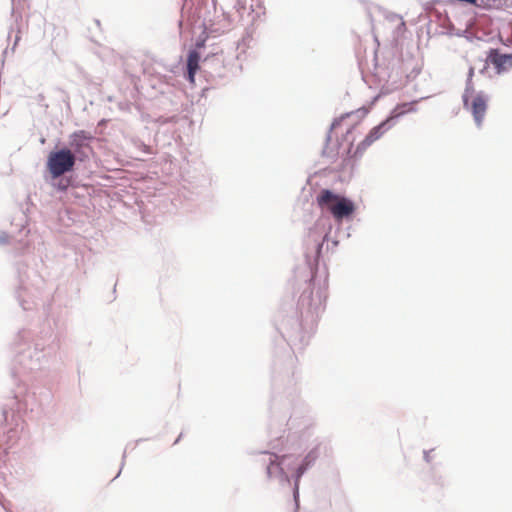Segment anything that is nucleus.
Instances as JSON below:
<instances>
[{
	"mask_svg": "<svg viewBox=\"0 0 512 512\" xmlns=\"http://www.w3.org/2000/svg\"><path fill=\"white\" fill-rule=\"evenodd\" d=\"M317 203L320 208L328 209L336 220L349 217L355 211V205L351 200L334 194L328 189L320 192L317 197Z\"/></svg>",
	"mask_w": 512,
	"mask_h": 512,
	"instance_id": "nucleus-1",
	"label": "nucleus"
},
{
	"mask_svg": "<svg viewBox=\"0 0 512 512\" xmlns=\"http://www.w3.org/2000/svg\"><path fill=\"white\" fill-rule=\"evenodd\" d=\"M343 120H344V117H342V118H340L338 120H335L333 122V124L331 126V131H330L331 135L338 133V129L341 127Z\"/></svg>",
	"mask_w": 512,
	"mask_h": 512,
	"instance_id": "nucleus-10",
	"label": "nucleus"
},
{
	"mask_svg": "<svg viewBox=\"0 0 512 512\" xmlns=\"http://www.w3.org/2000/svg\"><path fill=\"white\" fill-rule=\"evenodd\" d=\"M464 105H465V106H468V105H469V102H468V98H467V97H465V98H464Z\"/></svg>",
	"mask_w": 512,
	"mask_h": 512,
	"instance_id": "nucleus-12",
	"label": "nucleus"
},
{
	"mask_svg": "<svg viewBox=\"0 0 512 512\" xmlns=\"http://www.w3.org/2000/svg\"><path fill=\"white\" fill-rule=\"evenodd\" d=\"M392 126L393 123H391V118H387L385 121L372 128L365 139L357 146L356 153H363L370 145L380 139Z\"/></svg>",
	"mask_w": 512,
	"mask_h": 512,
	"instance_id": "nucleus-4",
	"label": "nucleus"
},
{
	"mask_svg": "<svg viewBox=\"0 0 512 512\" xmlns=\"http://www.w3.org/2000/svg\"><path fill=\"white\" fill-rule=\"evenodd\" d=\"M286 456L278 457L274 454H270V464L273 465L277 462V465H281L283 461L285 460Z\"/></svg>",
	"mask_w": 512,
	"mask_h": 512,
	"instance_id": "nucleus-11",
	"label": "nucleus"
},
{
	"mask_svg": "<svg viewBox=\"0 0 512 512\" xmlns=\"http://www.w3.org/2000/svg\"><path fill=\"white\" fill-rule=\"evenodd\" d=\"M314 459L310 454L306 456L304 460V464L301 465L297 470V478H300L304 471L306 470V467L310 464V462Z\"/></svg>",
	"mask_w": 512,
	"mask_h": 512,
	"instance_id": "nucleus-9",
	"label": "nucleus"
},
{
	"mask_svg": "<svg viewBox=\"0 0 512 512\" xmlns=\"http://www.w3.org/2000/svg\"><path fill=\"white\" fill-rule=\"evenodd\" d=\"M203 43H197V47H202Z\"/></svg>",
	"mask_w": 512,
	"mask_h": 512,
	"instance_id": "nucleus-14",
	"label": "nucleus"
},
{
	"mask_svg": "<svg viewBox=\"0 0 512 512\" xmlns=\"http://www.w3.org/2000/svg\"><path fill=\"white\" fill-rule=\"evenodd\" d=\"M75 162L76 156L72 150L63 148L50 152L47 158V169L55 179L73 170Z\"/></svg>",
	"mask_w": 512,
	"mask_h": 512,
	"instance_id": "nucleus-2",
	"label": "nucleus"
},
{
	"mask_svg": "<svg viewBox=\"0 0 512 512\" xmlns=\"http://www.w3.org/2000/svg\"><path fill=\"white\" fill-rule=\"evenodd\" d=\"M294 512H298V502L296 501V508Z\"/></svg>",
	"mask_w": 512,
	"mask_h": 512,
	"instance_id": "nucleus-13",
	"label": "nucleus"
},
{
	"mask_svg": "<svg viewBox=\"0 0 512 512\" xmlns=\"http://www.w3.org/2000/svg\"><path fill=\"white\" fill-rule=\"evenodd\" d=\"M92 138L89 133L83 130L77 131L70 136V150L75 154L76 159L78 158L80 161H83L88 158L89 153L92 152L90 145Z\"/></svg>",
	"mask_w": 512,
	"mask_h": 512,
	"instance_id": "nucleus-3",
	"label": "nucleus"
},
{
	"mask_svg": "<svg viewBox=\"0 0 512 512\" xmlns=\"http://www.w3.org/2000/svg\"><path fill=\"white\" fill-rule=\"evenodd\" d=\"M416 102H410V103H402V104H399L397 105L391 112V116L389 118H391V122L406 114V113H409V112H413L415 110L414 108V105H415Z\"/></svg>",
	"mask_w": 512,
	"mask_h": 512,
	"instance_id": "nucleus-8",
	"label": "nucleus"
},
{
	"mask_svg": "<svg viewBox=\"0 0 512 512\" xmlns=\"http://www.w3.org/2000/svg\"><path fill=\"white\" fill-rule=\"evenodd\" d=\"M350 132H351V129L347 128V134H349Z\"/></svg>",
	"mask_w": 512,
	"mask_h": 512,
	"instance_id": "nucleus-15",
	"label": "nucleus"
},
{
	"mask_svg": "<svg viewBox=\"0 0 512 512\" xmlns=\"http://www.w3.org/2000/svg\"><path fill=\"white\" fill-rule=\"evenodd\" d=\"M471 112L474 120L478 126L482 125L484 115L487 110V100L483 95H476L473 97L470 104Z\"/></svg>",
	"mask_w": 512,
	"mask_h": 512,
	"instance_id": "nucleus-6",
	"label": "nucleus"
},
{
	"mask_svg": "<svg viewBox=\"0 0 512 512\" xmlns=\"http://www.w3.org/2000/svg\"><path fill=\"white\" fill-rule=\"evenodd\" d=\"M200 54L196 50H192L187 58V79L190 83L195 82V74L199 69Z\"/></svg>",
	"mask_w": 512,
	"mask_h": 512,
	"instance_id": "nucleus-7",
	"label": "nucleus"
},
{
	"mask_svg": "<svg viewBox=\"0 0 512 512\" xmlns=\"http://www.w3.org/2000/svg\"><path fill=\"white\" fill-rule=\"evenodd\" d=\"M486 62L495 68L497 74L505 73L512 69V54H502L497 49H492Z\"/></svg>",
	"mask_w": 512,
	"mask_h": 512,
	"instance_id": "nucleus-5",
	"label": "nucleus"
}]
</instances>
